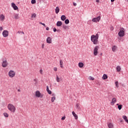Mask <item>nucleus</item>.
I'll return each mask as SVG.
<instances>
[{
  "instance_id": "nucleus-1",
  "label": "nucleus",
  "mask_w": 128,
  "mask_h": 128,
  "mask_svg": "<svg viewBox=\"0 0 128 128\" xmlns=\"http://www.w3.org/2000/svg\"><path fill=\"white\" fill-rule=\"evenodd\" d=\"M98 40V34L96 35H92L91 36V41L93 42L94 44H96Z\"/></svg>"
},
{
  "instance_id": "nucleus-2",
  "label": "nucleus",
  "mask_w": 128,
  "mask_h": 128,
  "mask_svg": "<svg viewBox=\"0 0 128 128\" xmlns=\"http://www.w3.org/2000/svg\"><path fill=\"white\" fill-rule=\"evenodd\" d=\"M8 108L11 112H16V106L12 104H8Z\"/></svg>"
},
{
  "instance_id": "nucleus-3",
  "label": "nucleus",
  "mask_w": 128,
  "mask_h": 128,
  "mask_svg": "<svg viewBox=\"0 0 128 128\" xmlns=\"http://www.w3.org/2000/svg\"><path fill=\"white\" fill-rule=\"evenodd\" d=\"M36 98H44V94H40V92L38 90L36 92Z\"/></svg>"
},
{
  "instance_id": "nucleus-4",
  "label": "nucleus",
  "mask_w": 128,
  "mask_h": 128,
  "mask_svg": "<svg viewBox=\"0 0 128 128\" xmlns=\"http://www.w3.org/2000/svg\"><path fill=\"white\" fill-rule=\"evenodd\" d=\"M100 49V46H96L94 48V56H98V50Z\"/></svg>"
},
{
  "instance_id": "nucleus-5",
  "label": "nucleus",
  "mask_w": 128,
  "mask_h": 128,
  "mask_svg": "<svg viewBox=\"0 0 128 128\" xmlns=\"http://www.w3.org/2000/svg\"><path fill=\"white\" fill-rule=\"evenodd\" d=\"M8 66V61L6 60V59H5L4 60H2V68H6Z\"/></svg>"
},
{
  "instance_id": "nucleus-6",
  "label": "nucleus",
  "mask_w": 128,
  "mask_h": 128,
  "mask_svg": "<svg viewBox=\"0 0 128 128\" xmlns=\"http://www.w3.org/2000/svg\"><path fill=\"white\" fill-rule=\"evenodd\" d=\"M16 76V72H14V70H10L8 72V76H10V78H14V76Z\"/></svg>"
},
{
  "instance_id": "nucleus-7",
  "label": "nucleus",
  "mask_w": 128,
  "mask_h": 128,
  "mask_svg": "<svg viewBox=\"0 0 128 128\" xmlns=\"http://www.w3.org/2000/svg\"><path fill=\"white\" fill-rule=\"evenodd\" d=\"M100 16H98L92 19V22H100Z\"/></svg>"
},
{
  "instance_id": "nucleus-8",
  "label": "nucleus",
  "mask_w": 128,
  "mask_h": 128,
  "mask_svg": "<svg viewBox=\"0 0 128 128\" xmlns=\"http://www.w3.org/2000/svg\"><path fill=\"white\" fill-rule=\"evenodd\" d=\"M2 36L4 38H8V31L4 30L2 32Z\"/></svg>"
},
{
  "instance_id": "nucleus-9",
  "label": "nucleus",
  "mask_w": 128,
  "mask_h": 128,
  "mask_svg": "<svg viewBox=\"0 0 128 128\" xmlns=\"http://www.w3.org/2000/svg\"><path fill=\"white\" fill-rule=\"evenodd\" d=\"M118 34L119 36H121V37L124 36V30H120L118 32Z\"/></svg>"
},
{
  "instance_id": "nucleus-10",
  "label": "nucleus",
  "mask_w": 128,
  "mask_h": 128,
  "mask_svg": "<svg viewBox=\"0 0 128 128\" xmlns=\"http://www.w3.org/2000/svg\"><path fill=\"white\" fill-rule=\"evenodd\" d=\"M47 44H52V38L50 37H48L46 39Z\"/></svg>"
},
{
  "instance_id": "nucleus-11",
  "label": "nucleus",
  "mask_w": 128,
  "mask_h": 128,
  "mask_svg": "<svg viewBox=\"0 0 128 128\" xmlns=\"http://www.w3.org/2000/svg\"><path fill=\"white\" fill-rule=\"evenodd\" d=\"M72 114L74 116L75 120H78V115L76 114V112H74V111L72 112Z\"/></svg>"
},
{
  "instance_id": "nucleus-12",
  "label": "nucleus",
  "mask_w": 128,
  "mask_h": 128,
  "mask_svg": "<svg viewBox=\"0 0 128 128\" xmlns=\"http://www.w3.org/2000/svg\"><path fill=\"white\" fill-rule=\"evenodd\" d=\"M4 18H5V17H4V14H1L0 16V20L2 22H4Z\"/></svg>"
},
{
  "instance_id": "nucleus-13",
  "label": "nucleus",
  "mask_w": 128,
  "mask_h": 128,
  "mask_svg": "<svg viewBox=\"0 0 128 128\" xmlns=\"http://www.w3.org/2000/svg\"><path fill=\"white\" fill-rule=\"evenodd\" d=\"M116 99L115 98H114L112 99V101L111 102L112 106H114V104H116Z\"/></svg>"
},
{
  "instance_id": "nucleus-14",
  "label": "nucleus",
  "mask_w": 128,
  "mask_h": 128,
  "mask_svg": "<svg viewBox=\"0 0 128 128\" xmlns=\"http://www.w3.org/2000/svg\"><path fill=\"white\" fill-rule=\"evenodd\" d=\"M62 22L61 21H58L56 23L57 26H62Z\"/></svg>"
},
{
  "instance_id": "nucleus-15",
  "label": "nucleus",
  "mask_w": 128,
  "mask_h": 128,
  "mask_svg": "<svg viewBox=\"0 0 128 128\" xmlns=\"http://www.w3.org/2000/svg\"><path fill=\"white\" fill-rule=\"evenodd\" d=\"M56 14H58L60 12V8L58 6H56L55 9Z\"/></svg>"
},
{
  "instance_id": "nucleus-16",
  "label": "nucleus",
  "mask_w": 128,
  "mask_h": 128,
  "mask_svg": "<svg viewBox=\"0 0 128 128\" xmlns=\"http://www.w3.org/2000/svg\"><path fill=\"white\" fill-rule=\"evenodd\" d=\"M20 16V14H14V18L16 20H18V18H20V17L18 16Z\"/></svg>"
},
{
  "instance_id": "nucleus-17",
  "label": "nucleus",
  "mask_w": 128,
  "mask_h": 128,
  "mask_svg": "<svg viewBox=\"0 0 128 128\" xmlns=\"http://www.w3.org/2000/svg\"><path fill=\"white\" fill-rule=\"evenodd\" d=\"M66 16L64 15H62L61 16V20H66Z\"/></svg>"
},
{
  "instance_id": "nucleus-18",
  "label": "nucleus",
  "mask_w": 128,
  "mask_h": 128,
  "mask_svg": "<svg viewBox=\"0 0 128 128\" xmlns=\"http://www.w3.org/2000/svg\"><path fill=\"white\" fill-rule=\"evenodd\" d=\"M120 70H122V68L120 66H117L116 68V70L117 72H120Z\"/></svg>"
},
{
  "instance_id": "nucleus-19",
  "label": "nucleus",
  "mask_w": 128,
  "mask_h": 128,
  "mask_svg": "<svg viewBox=\"0 0 128 128\" xmlns=\"http://www.w3.org/2000/svg\"><path fill=\"white\" fill-rule=\"evenodd\" d=\"M108 128H114V124H112V123L108 124Z\"/></svg>"
},
{
  "instance_id": "nucleus-20",
  "label": "nucleus",
  "mask_w": 128,
  "mask_h": 128,
  "mask_svg": "<svg viewBox=\"0 0 128 128\" xmlns=\"http://www.w3.org/2000/svg\"><path fill=\"white\" fill-rule=\"evenodd\" d=\"M102 80H106L108 78V75L104 74L102 77Z\"/></svg>"
},
{
  "instance_id": "nucleus-21",
  "label": "nucleus",
  "mask_w": 128,
  "mask_h": 128,
  "mask_svg": "<svg viewBox=\"0 0 128 128\" xmlns=\"http://www.w3.org/2000/svg\"><path fill=\"white\" fill-rule=\"evenodd\" d=\"M117 48L118 47L116 46H113L112 48V52H116V50Z\"/></svg>"
},
{
  "instance_id": "nucleus-22",
  "label": "nucleus",
  "mask_w": 128,
  "mask_h": 128,
  "mask_svg": "<svg viewBox=\"0 0 128 128\" xmlns=\"http://www.w3.org/2000/svg\"><path fill=\"white\" fill-rule=\"evenodd\" d=\"M60 68H64V66H62V64H64V62H62V60H60Z\"/></svg>"
},
{
  "instance_id": "nucleus-23",
  "label": "nucleus",
  "mask_w": 128,
  "mask_h": 128,
  "mask_svg": "<svg viewBox=\"0 0 128 128\" xmlns=\"http://www.w3.org/2000/svg\"><path fill=\"white\" fill-rule=\"evenodd\" d=\"M78 66H79V68H83L84 67V63L79 62L78 63Z\"/></svg>"
},
{
  "instance_id": "nucleus-24",
  "label": "nucleus",
  "mask_w": 128,
  "mask_h": 128,
  "mask_svg": "<svg viewBox=\"0 0 128 128\" xmlns=\"http://www.w3.org/2000/svg\"><path fill=\"white\" fill-rule=\"evenodd\" d=\"M56 80L57 82H60V78H58V75H56Z\"/></svg>"
},
{
  "instance_id": "nucleus-25",
  "label": "nucleus",
  "mask_w": 128,
  "mask_h": 128,
  "mask_svg": "<svg viewBox=\"0 0 128 128\" xmlns=\"http://www.w3.org/2000/svg\"><path fill=\"white\" fill-rule=\"evenodd\" d=\"M64 22L66 24H70V20H68V19H66L65 20Z\"/></svg>"
},
{
  "instance_id": "nucleus-26",
  "label": "nucleus",
  "mask_w": 128,
  "mask_h": 128,
  "mask_svg": "<svg viewBox=\"0 0 128 128\" xmlns=\"http://www.w3.org/2000/svg\"><path fill=\"white\" fill-rule=\"evenodd\" d=\"M54 100H56V97H55V96L52 97V98H51V102H54Z\"/></svg>"
},
{
  "instance_id": "nucleus-27",
  "label": "nucleus",
  "mask_w": 128,
  "mask_h": 128,
  "mask_svg": "<svg viewBox=\"0 0 128 128\" xmlns=\"http://www.w3.org/2000/svg\"><path fill=\"white\" fill-rule=\"evenodd\" d=\"M3 114L5 118H8V113L4 112Z\"/></svg>"
},
{
  "instance_id": "nucleus-28",
  "label": "nucleus",
  "mask_w": 128,
  "mask_h": 128,
  "mask_svg": "<svg viewBox=\"0 0 128 128\" xmlns=\"http://www.w3.org/2000/svg\"><path fill=\"white\" fill-rule=\"evenodd\" d=\"M64 30H68V26L66 25L63 26Z\"/></svg>"
},
{
  "instance_id": "nucleus-29",
  "label": "nucleus",
  "mask_w": 128,
  "mask_h": 128,
  "mask_svg": "<svg viewBox=\"0 0 128 128\" xmlns=\"http://www.w3.org/2000/svg\"><path fill=\"white\" fill-rule=\"evenodd\" d=\"M116 87L118 88V81L115 82Z\"/></svg>"
},
{
  "instance_id": "nucleus-30",
  "label": "nucleus",
  "mask_w": 128,
  "mask_h": 128,
  "mask_svg": "<svg viewBox=\"0 0 128 128\" xmlns=\"http://www.w3.org/2000/svg\"><path fill=\"white\" fill-rule=\"evenodd\" d=\"M76 108H78V110H80V105L78 104H76Z\"/></svg>"
},
{
  "instance_id": "nucleus-31",
  "label": "nucleus",
  "mask_w": 128,
  "mask_h": 128,
  "mask_svg": "<svg viewBox=\"0 0 128 128\" xmlns=\"http://www.w3.org/2000/svg\"><path fill=\"white\" fill-rule=\"evenodd\" d=\"M122 105H118V108L120 110H122Z\"/></svg>"
},
{
  "instance_id": "nucleus-32",
  "label": "nucleus",
  "mask_w": 128,
  "mask_h": 128,
  "mask_svg": "<svg viewBox=\"0 0 128 128\" xmlns=\"http://www.w3.org/2000/svg\"><path fill=\"white\" fill-rule=\"evenodd\" d=\"M13 8H14V10H18V8L16 6H14Z\"/></svg>"
},
{
  "instance_id": "nucleus-33",
  "label": "nucleus",
  "mask_w": 128,
  "mask_h": 128,
  "mask_svg": "<svg viewBox=\"0 0 128 128\" xmlns=\"http://www.w3.org/2000/svg\"><path fill=\"white\" fill-rule=\"evenodd\" d=\"M89 80H94V78H92V76H90L89 77Z\"/></svg>"
},
{
  "instance_id": "nucleus-34",
  "label": "nucleus",
  "mask_w": 128,
  "mask_h": 128,
  "mask_svg": "<svg viewBox=\"0 0 128 128\" xmlns=\"http://www.w3.org/2000/svg\"><path fill=\"white\" fill-rule=\"evenodd\" d=\"M31 4H36V0H32Z\"/></svg>"
},
{
  "instance_id": "nucleus-35",
  "label": "nucleus",
  "mask_w": 128,
  "mask_h": 128,
  "mask_svg": "<svg viewBox=\"0 0 128 128\" xmlns=\"http://www.w3.org/2000/svg\"><path fill=\"white\" fill-rule=\"evenodd\" d=\"M40 24H42V26H46V24H44V23H42V22H40Z\"/></svg>"
},
{
  "instance_id": "nucleus-36",
  "label": "nucleus",
  "mask_w": 128,
  "mask_h": 128,
  "mask_svg": "<svg viewBox=\"0 0 128 128\" xmlns=\"http://www.w3.org/2000/svg\"><path fill=\"white\" fill-rule=\"evenodd\" d=\"M36 14H33L32 15V18H36Z\"/></svg>"
},
{
  "instance_id": "nucleus-37",
  "label": "nucleus",
  "mask_w": 128,
  "mask_h": 128,
  "mask_svg": "<svg viewBox=\"0 0 128 128\" xmlns=\"http://www.w3.org/2000/svg\"><path fill=\"white\" fill-rule=\"evenodd\" d=\"M16 4H14V2H12V8H14V6H16Z\"/></svg>"
},
{
  "instance_id": "nucleus-38",
  "label": "nucleus",
  "mask_w": 128,
  "mask_h": 128,
  "mask_svg": "<svg viewBox=\"0 0 128 128\" xmlns=\"http://www.w3.org/2000/svg\"><path fill=\"white\" fill-rule=\"evenodd\" d=\"M18 34H24V32L22 31H19L18 32Z\"/></svg>"
},
{
  "instance_id": "nucleus-39",
  "label": "nucleus",
  "mask_w": 128,
  "mask_h": 128,
  "mask_svg": "<svg viewBox=\"0 0 128 128\" xmlns=\"http://www.w3.org/2000/svg\"><path fill=\"white\" fill-rule=\"evenodd\" d=\"M34 81L35 82V84H36V83L38 82V79H34Z\"/></svg>"
},
{
  "instance_id": "nucleus-40",
  "label": "nucleus",
  "mask_w": 128,
  "mask_h": 128,
  "mask_svg": "<svg viewBox=\"0 0 128 128\" xmlns=\"http://www.w3.org/2000/svg\"><path fill=\"white\" fill-rule=\"evenodd\" d=\"M43 70H40V74H43Z\"/></svg>"
},
{
  "instance_id": "nucleus-41",
  "label": "nucleus",
  "mask_w": 128,
  "mask_h": 128,
  "mask_svg": "<svg viewBox=\"0 0 128 128\" xmlns=\"http://www.w3.org/2000/svg\"><path fill=\"white\" fill-rule=\"evenodd\" d=\"M47 92H48L49 94H52V91H50V90L47 91Z\"/></svg>"
},
{
  "instance_id": "nucleus-42",
  "label": "nucleus",
  "mask_w": 128,
  "mask_h": 128,
  "mask_svg": "<svg viewBox=\"0 0 128 128\" xmlns=\"http://www.w3.org/2000/svg\"><path fill=\"white\" fill-rule=\"evenodd\" d=\"M54 70L55 72H56L58 70V68L56 67L54 68Z\"/></svg>"
},
{
  "instance_id": "nucleus-43",
  "label": "nucleus",
  "mask_w": 128,
  "mask_h": 128,
  "mask_svg": "<svg viewBox=\"0 0 128 128\" xmlns=\"http://www.w3.org/2000/svg\"><path fill=\"white\" fill-rule=\"evenodd\" d=\"M4 30V28H2V26H0V32H2V30Z\"/></svg>"
},
{
  "instance_id": "nucleus-44",
  "label": "nucleus",
  "mask_w": 128,
  "mask_h": 128,
  "mask_svg": "<svg viewBox=\"0 0 128 128\" xmlns=\"http://www.w3.org/2000/svg\"><path fill=\"white\" fill-rule=\"evenodd\" d=\"M48 90H50V88H48V86H46V92H48Z\"/></svg>"
},
{
  "instance_id": "nucleus-45",
  "label": "nucleus",
  "mask_w": 128,
  "mask_h": 128,
  "mask_svg": "<svg viewBox=\"0 0 128 128\" xmlns=\"http://www.w3.org/2000/svg\"><path fill=\"white\" fill-rule=\"evenodd\" d=\"M62 120H66V116H62Z\"/></svg>"
},
{
  "instance_id": "nucleus-46",
  "label": "nucleus",
  "mask_w": 128,
  "mask_h": 128,
  "mask_svg": "<svg viewBox=\"0 0 128 128\" xmlns=\"http://www.w3.org/2000/svg\"><path fill=\"white\" fill-rule=\"evenodd\" d=\"M54 32H56V28H54Z\"/></svg>"
},
{
  "instance_id": "nucleus-47",
  "label": "nucleus",
  "mask_w": 128,
  "mask_h": 128,
  "mask_svg": "<svg viewBox=\"0 0 128 128\" xmlns=\"http://www.w3.org/2000/svg\"><path fill=\"white\" fill-rule=\"evenodd\" d=\"M42 48H44V44H42Z\"/></svg>"
},
{
  "instance_id": "nucleus-48",
  "label": "nucleus",
  "mask_w": 128,
  "mask_h": 128,
  "mask_svg": "<svg viewBox=\"0 0 128 128\" xmlns=\"http://www.w3.org/2000/svg\"><path fill=\"white\" fill-rule=\"evenodd\" d=\"M46 30H50V28L47 27V28H46Z\"/></svg>"
},
{
  "instance_id": "nucleus-49",
  "label": "nucleus",
  "mask_w": 128,
  "mask_h": 128,
  "mask_svg": "<svg viewBox=\"0 0 128 128\" xmlns=\"http://www.w3.org/2000/svg\"><path fill=\"white\" fill-rule=\"evenodd\" d=\"M74 6H76V3L74 2Z\"/></svg>"
},
{
  "instance_id": "nucleus-50",
  "label": "nucleus",
  "mask_w": 128,
  "mask_h": 128,
  "mask_svg": "<svg viewBox=\"0 0 128 128\" xmlns=\"http://www.w3.org/2000/svg\"><path fill=\"white\" fill-rule=\"evenodd\" d=\"M96 2H100V0H96Z\"/></svg>"
},
{
  "instance_id": "nucleus-51",
  "label": "nucleus",
  "mask_w": 128,
  "mask_h": 128,
  "mask_svg": "<svg viewBox=\"0 0 128 128\" xmlns=\"http://www.w3.org/2000/svg\"><path fill=\"white\" fill-rule=\"evenodd\" d=\"M116 0H111V2H114Z\"/></svg>"
},
{
  "instance_id": "nucleus-52",
  "label": "nucleus",
  "mask_w": 128,
  "mask_h": 128,
  "mask_svg": "<svg viewBox=\"0 0 128 128\" xmlns=\"http://www.w3.org/2000/svg\"><path fill=\"white\" fill-rule=\"evenodd\" d=\"M52 96H56V95H55L54 94H52Z\"/></svg>"
},
{
  "instance_id": "nucleus-53",
  "label": "nucleus",
  "mask_w": 128,
  "mask_h": 128,
  "mask_svg": "<svg viewBox=\"0 0 128 128\" xmlns=\"http://www.w3.org/2000/svg\"><path fill=\"white\" fill-rule=\"evenodd\" d=\"M126 2H128V0H125Z\"/></svg>"
}]
</instances>
